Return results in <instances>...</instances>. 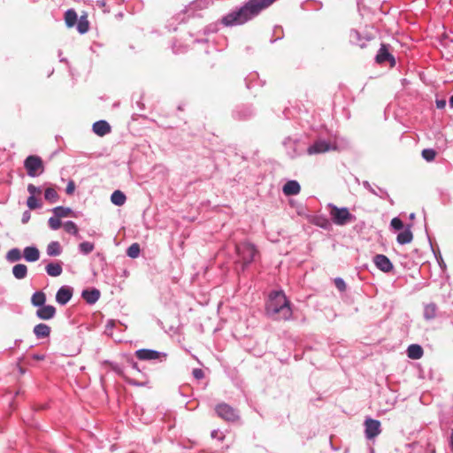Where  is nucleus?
Listing matches in <instances>:
<instances>
[{"mask_svg": "<svg viewBox=\"0 0 453 453\" xmlns=\"http://www.w3.org/2000/svg\"><path fill=\"white\" fill-rule=\"evenodd\" d=\"M276 0H249L242 6L225 15L221 22L226 27L243 25L257 17L263 10L268 8Z\"/></svg>", "mask_w": 453, "mask_h": 453, "instance_id": "f257e3e1", "label": "nucleus"}, {"mask_svg": "<svg viewBox=\"0 0 453 453\" xmlns=\"http://www.w3.org/2000/svg\"><path fill=\"white\" fill-rule=\"evenodd\" d=\"M265 311L274 319L288 320L292 317L290 303L283 291H273L269 295Z\"/></svg>", "mask_w": 453, "mask_h": 453, "instance_id": "f03ea898", "label": "nucleus"}, {"mask_svg": "<svg viewBox=\"0 0 453 453\" xmlns=\"http://www.w3.org/2000/svg\"><path fill=\"white\" fill-rule=\"evenodd\" d=\"M328 207L331 219L337 226H345L356 220V217L349 212L347 207L340 208L333 203H329Z\"/></svg>", "mask_w": 453, "mask_h": 453, "instance_id": "7ed1b4c3", "label": "nucleus"}, {"mask_svg": "<svg viewBox=\"0 0 453 453\" xmlns=\"http://www.w3.org/2000/svg\"><path fill=\"white\" fill-rule=\"evenodd\" d=\"M236 253L239 257L238 262L242 264V270L249 265L255 258L257 250L252 243L243 242L235 246Z\"/></svg>", "mask_w": 453, "mask_h": 453, "instance_id": "20e7f679", "label": "nucleus"}, {"mask_svg": "<svg viewBox=\"0 0 453 453\" xmlns=\"http://www.w3.org/2000/svg\"><path fill=\"white\" fill-rule=\"evenodd\" d=\"M24 166L30 177L39 176L43 172V164L38 156H28L25 159Z\"/></svg>", "mask_w": 453, "mask_h": 453, "instance_id": "39448f33", "label": "nucleus"}, {"mask_svg": "<svg viewBox=\"0 0 453 453\" xmlns=\"http://www.w3.org/2000/svg\"><path fill=\"white\" fill-rule=\"evenodd\" d=\"M215 411L218 416L226 421L234 422L239 419L238 411L227 403H222L218 404Z\"/></svg>", "mask_w": 453, "mask_h": 453, "instance_id": "423d86ee", "label": "nucleus"}, {"mask_svg": "<svg viewBox=\"0 0 453 453\" xmlns=\"http://www.w3.org/2000/svg\"><path fill=\"white\" fill-rule=\"evenodd\" d=\"M335 150H337V146L334 143L324 140H318L307 149V153L309 155H315Z\"/></svg>", "mask_w": 453, "mask_h": 453, "instance_id": "0eeeda50", "label": "nucleus"}, {"mask_svg": "<svg viewBox=\"0 0 453 453\" xmlns=\"http://www.w3.org/2000/svg\"><path fill=\"white\" fill-rule=\"evenodd\" d=\"M381 433L380 422L368 418L365 420V434L366 439L372 440Z\"/></svg>", "mask_w": 453, "mask_h": 453, "instance_id": "6e6552de", "label": "nucleus"}, {"mask_svg": "<svg viewBox=\"0 0 453 453\" xmlns=\"http://www.w3.org/2000/svg\"><path fill=\"white\" fill-rule=\"evenodd\" d=\"M135 356L140 360L165 359L166 354L154 349H141L136 350Z\"/></svg>", "mask_w": 453, "mask_h": 453, "instance_id": "1a4fd4ad", "label": "nucleus"}, {"mask_svg": "<svg viewBox=\"0 0 453 453\" xmlns=\"http://www.w3.org/2000/svg\"><path fill=\"white\" fill-rule=\"evenodd\" d=\"M373 263L378 269L383 273H389L393 270L394 266L389 258L382 254H378L373 257Z\"/></svg>", "mask_w": 453, "mask_h": 453, "instance_id": "9d476101", "label": "nucleus"}, {"mask_svg": "<svg viewBox=\"0 0 453 453\" xmlns=\"http://www.w3.org/2000/svg\"><path fill=\"white\" fill-rule=\"evenodd\" d=\"M72 296H73L72 288L69 287H66V286H63L58 290V292L56 294V301L59 304L65 305L70 301Z\"/></svg>", "mask_w": 453, "mask_h": 453, "instance_id": "9b49d317", "label": "nucleus"}, {"mask_svg": "<svg viewBox=\"0 0 453 453\" xmlns=\"http://www.w3.org/2000/svg\"><path fill=\"white\" fill-rule=\"evenodd\" d=\"M56 314V308L53 305H42L36 311V316L44 320L52 319Z\"/></svg>", "mask_w": 453, "mask_h": 453, "instance_id": "f8f14e48", "label": "nucleus"}, {"mask_svg": "<svg viewBox=\"0 0 453 453\" xmlns=\"http://www.w3.org/2000/svg\"><path fill=\"white\" fill-rule=\"evenodd\" d=\"M93 132L99 136H104L111 132V126L105 120H98L93 124Z\"/></svg>", "mask_w": 453, "mask_h": 453, "instance_id": "ddd939ff", "label": "nucleus"}, {"mask_svg": "<svg viewBox=\"0 0 453 453\" xmlns=\"http://www.w3.org/2000/svg\"><path fill=\"white\" fill-rule=\"evenodd\" d=\"M23 257L27 262H36L40 258L39 250L35 246L26 247L23 250Z\"/></svg>", "mask_w": 453, "mask_h": 453, "instance_id": "4468645a", "label": "nucleus"}, {"mask_svg": "<svg viewBox=\"0 0 453 453\" xmlns=\"http://www.w3.org/2000/svg\"><path fill=\"white\" fill-rule=\"evenodd\" d=\"M388 60L391 61L392 65L395 64V58L388 52L387 46L385 44H382L376 56V61L378 63H384Z\"/></svg>", "mask_w": 453, "mask_h": 453, "instance_id": "2eb2a0df", "label": "nucleus"}, {"mask_svg": "<svg viewBox=\"0 0 453 453\" xmlns=\"http://www.w3.org/2000/svg\"><path fill=\"white\" fill-rule=\"evenodd\" d=\"M282 190L286 196H295V195L299 194V192L301 190V187L296 180H288L283 186Z\"/></svg>", "mask_w": 453, "mask_h": 453, "instance_id": "dca6fc26", "label": "nucleus"}, {"mask_svg": "<svg viewBox=\"0 0 453 453\" xmlns=\"http://www.w3.org/2000/svg\"><path fill=\"white\" fill-rule=\"evenodd\" d=\"M45 271L48 275L58 277L63 272L62 265L58 262H51L45 266Z\"/></svg>", "mask_w": 453, "mask_h": 453, "instance_id": "f3484780", "label": "nucleus"}, {"mask_svg": "<svg viewBox=\"0 0 453 453\" xmlns=\"http://www.w3.org/2000/svg\"><path fill=\"white\" fill-rule=\"evenodd\" d=\"M413 239L412 232L411 231L410 226L405 228L403 232L399 233L396 237V241L399 244L404 245L411 242Z\"/></svg>", "mask_w": 453, "mask_h": 453, "instance_id": "a211bd4d", "label": "nucleus"}, {"mask_svg": "<svg viewBox=\"0 0 453 453\" xmlns=\"http://www.w3.org/2000/svg\"><path fill=\"white\" fill-rule=\"evenodd\" d=\"M81 296L88 303L93 304L99 299L100 292L96 288L91 290H83Z\"/></svg>", "mask_w": 453, "mask_h": 453, "instance_id": "6ab92c4d", "label": "nucleus"}, {"mask_svg": "<svg viewBox=\"0 0 453 453\" xmlns=\"http://www.w3.org/2000/svg\"><path fill=\"white\" fill-rule=\"evenodd\" d=\"M34 334L38 339L48 337L50 334V327L43 323H40L34 327Z\"/></svg>", "mask_w": 453, "mask_h": 453, "instance_id": "aec40b11", "label": "nucleus"}, {"mask_svg": "<svg viewBox=\"0 0 453 453\" xmlns=\"http://www.w3.org/2000/svg\"><path fill=\"white\" fill-rule=\"evenodd\" d=\"M407 356L411 359H419L423 356V349L418 344H411L407 349Z\"/></svg>", "mask_w": 453, "mask_h": 453, "instance_id": "412c9836", "label": "nucleus"}, {"mask_svg": "<svg viewBox=\"0 0 453 453\" xmlns=\"http://www.w3.org/2000/svg\"><path fill=\"white\" fill-rule=\"evenodd\" d=\"M12 274L18 280H22L27 277V267L24 264H17L12 267Z\"/></svg>", "mask_w": 453, "mask_h": 453, "instance_id": "4be33fe9", "label": "nucleus"}, {"mask_svg": "<svg viewBox=\"0 0 453 453\" xmlns=\"http://www.w3.org/2000/svg\"><path fill=\"white\" fill-rule=\"evenodd\" d=\"M62 252L61 245L58 242L53 241L50 242L47 246V254L50 257H57L59 256Z\"/></svg>", "mask_w": 453, "mask_h": 453, "instance_id": "5701e85b", "label": "nucleus"}, {"mask_svg": "<svg viewBox=\"0 0 453 453\" xmlns=\"http://www.w3.org/2000/svg\"><path fill=\"white\" fill-rule=\"evenodd\" d=\"M46 296L42 291L35 292L31 297V303L34 306L41 307L45 304Z\"/></svg>", "mask_w": 453, "mask_h": 453, "instance_id": "b1692460", "label": "nucleus"}, {"mask_svg": "<svg viewBox=\"0 0 453 453\" xmlns=\"http://www.w3.org/2000/svg\"><path fill=\"white\" fill-rule=\"evenodd\" d=\"M127 197L120 190H115L111 196V201L113 204L121 206L126 203Z\"/></svg>", "mask_w": 453, "mask_h": 453, "instance_id": "393cba45", "label": "nucleus"}, {"mask_svg": "<svg viewBox=\"0 0 453 453\" xmlns=\"http://www.w3.org/2000/svg\"><path fill=\"white\" fill-rule=\"evenodd\" d=\"M65 21L68 27H73L77 22V13L74 10L69 9L65 13Z\"/></svg>", "mask_w": 453, "mask_h": 453, "instance_id": "a878e982", "label": "nucleus"}, {"mask_svg": "<svg viewBox=\"0 0 453 453\" xmlns=\"http://www.w3.org/2000/svg\"><path fill=\"white\" fill-rule=\"evenodd\" d=\"M22 253L19 249L13 248L10 250L6 254V259L7 261L11 263L18 262L21 259Z\"/></svg>", "mask_w": 453, "mask_h": 453, "instance_id": "bb28decb", "label": "nucleus"}, {"mask_svg": "<svg viewBox=\"0 0 453 453\" xmlns=\"http://www.w3.org/2000/svg\"><path fill=\"white\" fill-rule=\"evenodd\" d=\"M44 198L50 203H54L58 201L59 196L53 188H47L44 191Z\"/></svg>", "mask_w": 453, "mask_h": 453, "instance_id": "cd10ccee", "label": "nucleus"}, {"mask_svg": "<svg viewBox=\"0 0 453 453\" xmlns=\"http://www.w3.org/2000/svg\"><path fill=\"white\" fill-rule=\"evenodd\" d=\"M437 306L434 303H429L425 306L424 317L426 319H434L436 316Z\"/></svg>", "mask_w": 453, "mask_h": 453, "instance_id": "c85d7f7f", "label": "nucleus"}, {"mask_svg": "<svg viewBox=\"0 0 453 453\" xmlns=\"http://www.w3.org/2000/svg\"><path fill=\"white\" fill-rule=\"evenodd\" d=\"M52 211H53L54 215L57 216L58 219L67 217V216L71 215V213L73 212L70 208L63 207V206L55 207L52 210Z\"/></svg>", "mask_w": 453, "mask_h": 453, "instance_id": "c756f323", "label": "nucleus"}, {"mask_svg": "<svg viewBox=\"0 0 453 453\" xmlns=\"http://www.w3.org/2000/svg\"><path fill=\"white\" fill-rule=\"evenodd\" d=\"M27 205L30 210H35L41 208L42 206L40 200L36 198V196H29L27 200Z\"/></svg>", "mask_w": 453, "mask_h": 453, "instance_id": "7c9ffc66", "label": "nucleus"}, {"mask_svg": "<svg viewBox=\"0 0 453 453\" xmlns=\"http://www.w3.org/2000/svg\"><path fill=\"white\" fill-rule=\"evenodd\" d=\"M64 229L66 233L75 235H78V227L73 221H66L64 224Z\"/></svg>", "mask_w": 453, "mask_h": 453, "instance_id": "2f4dec72", "label": "nucleus"}, {"mask_svg": "<svg viewBox=\"0 0 453 453\" xmlns=\"http://www.w3.org/2000/svg\"><path fill=\"white\" fill-rule=\"evenodd\" d=\"M94 248H95L94 244L89 242H83L80 243V245H79L80 251L84 255H88L90 252H92Z\"/></svg>", "mask_w": 453, "mask_h": 453, "instance_id": "473e14b6", "label": "nucleus"}, {"mask_svg": "<svg viewBox=\"0 0 453 453\" xmlns=\"http://www.w3.org/2000/svg\"><path fill=\"white\" fill-rule=\"evenodd\" d=\"M127 254L128 257L132 258H135L140 254V246L138 243H133L130 245L127 250Z\"/></svg>", "mask_w": 453, "mask_h": 453, "instance_id": "72a5a7b5", "label": "nucleus"}, {"mask_svg": "<svg viewBox=\"0 0 453 453\" xmlns=\"http://www.w3.org/2000/svg\"><path fill=\"white\" fill-rule=\"evenodd\" d=\"M435 156L436 152L433 149H425L422 150V157L427 162L433 161L435 158Z\"/></svg>", "mask_w": 453, "mask_h": 453, "instance_id": "f704fd0d", "label": "nucleus"}, {"mask_svg": "<svg viewBox=\"0 0 453 453\" xmlns=\"http://www.w3.org/2000/svg\"><path fill=\"white\" fill-rule=\"evenodd\" d=\"M77 29L81 34H85L88 30V22L86 18H81L77 24Z\"/></svg>", "mask_w": 453, "mask_h": 453, "instance_id": "c9c22d12", "label": "nucleus"}, {"mask_svg": "<svg viewBox=\"0 0 453 453\" xmlns=\"http://www.w3.org/2000/svg\"><path fill=\"white\" fill-rule=\"evenodd\" d=\"M49 226L52 230H58L61 226L60 219L54 215V217H50L48 220Z\"/></svg>", "mask_w": 453, "mask_h": 453, "instance_id": "e433bc0d", "label": "nucleus"}, {"mask_svg": "<svg viewBox=\"0 0 453 453\" xmlns=\"http://www.w3.org/2000/svg\"><path fill=\"white\" fill-rule=\"evenodd\" d=\"M390 226L395 230H401L403 227V223L399 218L395 217V218L392 219V220L390 222Z\"/></svg>", "mask_w": 453, "mask_h": 453, "instance_id": "4c0bfd02", "label": "nucleus"}, {"mask_svg": "<svg viewBox=\"0 0 453 453\" xmlns=\"http://www.w3.org/2000/svg\"><path fill=\"white\" fill-rule=\"evenodd\" d=\"M27 191L30 194V196H36V195H41L42 189L41 188L35 187L33 184H29L27 186Z\"/></svg>", "mask_w": 453, "mask_h": 453, "instance_id": "58836bf2", "label": "nucleus"}, {"mask_svg": "<svg viewBox=\"0 0 453 453\" xmlns=\"http://www.w3.org/2000/svg\"><path fill=\"white\" fill-rule=\"evenodd\" d=\"M334 283H335L336 288L340 291H344L346 289V284H345L344 280L342 278H336L334 280Z\"/></svg>", "mask_w": 453, "mask_h": 453, "instance_id": "ea45409f", "label": "nucleus"}, {"mask_svg": "<svg viewBox=\"0 0 453 453\" xmlns=\"http://www.w3.org/2000/svg\"><path fill=\"white\" fill-rule=\"evenodd\" d=\"M75 190V183L73 180H69L67 183L65 192L67 195H73Z\"/></svg>", "mask_w": 453, "mask_h": 453, "instance_id": "a19ab883", "label": "nucleus"}, {"mask_svg": "<svg viewBox=\"0 0 453 453\" xmlns=\"http://www.w3.org/2000/svg\"><path fill=\"white\" fill-rule=\"evenodd\" d=\"M193 376L196 380H201V379H203L204 377V373H203L202 369L196 368V369L193 370Z\"/></svg>", "mask_w": 453, "mask_h": 453, "instance_id": "79ce46f5", "label": "nucleus"}, {"mask_svg": "<svg viewBox=\"0 0 453 453\" xmlns=\"http://www.w3.org/2000/svg\"><path fill=\"white\" fill-rule=\"evenodd\" d=\"M363 187L366 188L370 193L378 196L376 190L371 186V184L367 180L363 181Z\"/></svg>", "mask_w": 453, "mask_h": 453, "instance_id": "37998d69", "label": "nucleus"}, {"mask_svg": "<svg viewBox=\"0 0 453 453\" xmlns=\"http://www.w3.org/2000/svg\"><path fill=\"white\" fill-rule=\"evenodd\" d=\"M29 219H30V212L25 211L22 215L21 221H22V223L25 224V223L28 222Z\"/></svg>", "mask_w": 453, "mask_h": 453, "instance_id": "c03bdc74", "label": "nucleus"}, {"mask_svg": "<svg viewBox=\"0 0 453 453\" xmlns=\"http://www.w3.org/2000/svg\"><path fill=\"white\" fill-rule=\"evenodd\" d=\"M436 106L438 109H443L446 106L445 100H436Z\"/></svg>", "mask_w": 453, "mask_h": 453, "instance_id": "a18cd8bd", "label": "nucleus"}, {"mask_svg": "<svg viewBox=\"0 0 453 453\" xmlns=\"http://www.w3.org/2000/svg\"><path fill=\"white\" fill-rule=\"evenodd\" d=\"M127 382L129 384L135 385V386H143V385H145V383H143V382H137L136 380H134L133 379H127Z\"/></svg>", "mask_w": 453, "mask_h": 453, "instance_id": "49530a36", "label": "nucleus"}, {"mask_svg": "<svg viewBox=\"0 0 453 453\" xmlns=\"http://www.w3.org/2000/svg\"><path fill=\"white\" fill-rule=\"evenodd\" d=\"M34 358L37 359V360H42L43 359V357L42 356H39V355H35L34 356Z\"/></svg>", "mask_w": 453, "mask_h": 453, "instance_id": "de8ad7c7", "label": "nucleus"}, {"mask_svg": "<svg viewBox=\"0 0 453 453\" xmlns=\"http://www.w3.org/2000/svg\"><path fill=\"white\" fill-rule=\"evenodd\" d=\"M449 105L453 108V95L449 98Z\"/></svg>", "mask_w": 453, "mask_h": 453, "instance_id": "09e8293b", "label": "nucleus"}, {"mask_svg": "<svg viewBox=\"0 0 453 453\" xmlns=\"http://www.w3.org/2000/svg\"><path fill=\"white\" fill-rule=\"evenodd\" d=\"M216 434H217V432H216V431H213V432L211 433V436H213V437H214V436H216Z\"/></svg>", "mask_w": 453, "mask_h": 453, "instance_id": "8fccbe9b", "label": "nucleus"}, {"mask_svg": "<svg viewBox=\"0 0 453 453\" xmlns=\"http://www.w3.org/2000/svg\"><path fill=\"white\" fill-rule=\"evenodd\" d=\"M411 219H414V213H411L410 216Z\"/></svg>", "mask_w": 453, "mask_h": 453, "instance_id": "3c124183", "label": "nucleus"}]
</instances>
